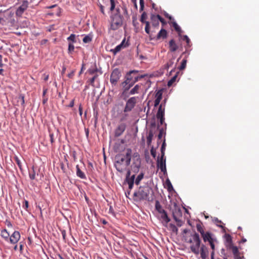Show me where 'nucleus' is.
I'll return each instance as SVG.
<instances>
[{"label": "nucleus", "instance_id": "obj_57", "mask_svg": "<svg viewBox=\"0 0 259 259\" xmlns=\"http://www.w3.org/2000/svg\"><path fill=\"white\" fill-rule=\"evenodd\" d=\"M156 117L157 119H159L160 123L161 125H162L164 121V117L161 116V117Z\"/></svg>", "mask_w": 259, "mask_h": 259}, {"label": "nucleus", "instance_id": "obj_63", "mask_svg": "<svg viewBox=\"0 0 259 259\" xmlns=\"http://www.w3.org/2000/svg\"><path fill=\"white\" fill-rule=\"evenodd\" d=\"M162 134H163V131L162 130H160V132H159V133L158 135V138L159 139H161L162 137Z\"/></svg>", "mask_w": 259, "mask_h": 259}, {"label": "nucleus", "instance_id": "obj_5", "mask_svg": "<svg viewBox=\"0 0 259 259\" xmlns=\"http://www.w3.org/2000/svg\"><path fill=\"white\" fill-rule=\"evenodd\" d=\"M138 72V71L135 70H131L127 72L125 76V80H124L125 82V84L127 82V83H131V84L134 85L136 82L143 77L142 75H134L135 74H137Z\"/></svg>", "mask_w": 259, "mask_h": 259}, {"label": "nucleus", "instance_id": "obj_46", "mask_svg": "<svg viewBox=\"0 0 259 259\" xmlns=\"http://www.w3.org/2000/svg\"><path fill=\"white\" fill-rule=\"evenodd\" d=\"M213 221L216 223L218 227H221L222 228H224V226L223 225H221V224L223 223L221 221L219 220L218 218H214Z\"/></svg>", "mask_w": 259, "mask_h": 259}, {"label": "nucleus", "instance_id": "obj_19", "mask_svg": "<svg viewBox=\"0 0 259 259\" xmlns=\"http://www.w3.org/2000/svg\"><path fill=\"white\" fill-rule=\"evenodd\" d=\"M199 252L200 253L201 257L202 259H206L208 254V251L207 247L203 244H202L200 247V249L199 250Z\"/></svg>", "mask_w": 259, "mask_h": 259}, {"label": "nucleus", "instance_id": "obj_41", "mask_svg": "<svg viewBox=\"0 0 259 259\" xmlns=\"http://www.w3.org/2000/svg\"><path fill=\"white\" fill-rule=\"evenodd\" d=\"M14 159H15V162L17 164L18 167H19L20 169L22 170V164H21L20 160L19 159V158L17 156H15L14 157Z\"/></svg>", "mask_w": 259, "mask_h": 259}, {"label": "nucleus", "instance_id": "obj_22", "mask_svg": "<svg viewBox=\"0 0 259 259\" xmlns=\"http://www.w3.org/2000/svg\"><path fill=\"white\" fill-rule=\"evenodd\" d=\"M169 48L170 52H174L178 49V46L174 39H171L169 41Z\"/></svg>", "mask_w": 259, "mask_h": 259}, {"label": "nucleus", "instance_id": "obj_16", "mask_svg": "<svg viewBox=\"0 0 259 259\" xmlns=\"http://www.w3.org/2000/svg\"><path fill=\"white\" fill-rule=\"evenodd\" d=\"M13 104L16 106H19V104L23 106V108H24V96L21 94L18 97H17L14 99L13 101Z\"/></svg>", "mask_w": 259, "mask_h": 259}, {"label": "nucleus", "instance_id": "obj_42", "mask_svg": "<svg viewBox=\"0 0 259 259\" xmlns=\"http://www.w3.org/2000/svg\"><path fill=\"white\" fill-rule=\"evenodd\" d=\"M67 40L68 41H71L72 42H76V35L74 34H71L68 38Z\"/></svg>", "mask_w": 259, "mask_h": 259}, {"label": "nucleus", "instance_id": "obj_23", "mask_svg": "<svg viewBox=\"0 0 259 259\" xmlns=\"http://www.w3.org/2000/svg\"><path fill=\"white\" fill-rule=\"evenodd\" d=\"M121 85L122 86L123 89V92L122 93V95H125L126 93V92L130 90V89L133 86V85L131 84V83L130 84L127 83L125 84L124 81L121 83Z\"/></svg>", "mask_w": 259, "mask_h": 259}, {"label": "nucleus", "instance_id": "obj_62", "mask_svg": "<svg viewBox=\"0 0 259 259\" xmlns=\"http://www.w3.org/2000/svg\"><path fill=\"white\" fill-rule=\"evenodd\" d=\"M113 15H121L120 14V11L119 8L116 9V12L114 13Z\"/></svg>", "mask_w": 259, "mask_h": 259}, {"label": "nucleus", "instance_id": "obj_47", "mask_svg": "<svg viewBox=\"0 0 259 259\" xmlns=\"http://www.w3.org/2000/svg\"><path fill=\"white\" fill-rule=\"evenodd\" d=\"M29 176L31 180H34L35 178V172L33 169L32 171H30L29 173Z\"/></svg>", "mask_w": 259, "mask_h": 259}, {"label": "nucleus", "instance_id": "obj_48", "mask_svg": "<svg viewBox=\"0 0 259 259\" xmlns=\"http://www.w3.org/2000/svg\"><path fill=\"white\" fill-rule=\"evenodd\" d=\"M29 206V203L28 201L26 200H25L24 201V204L23 205V208L25 209L26 210H27Z\"/></svg>", "mask_w": 259, "mask_h": 259}, {"label": "nucleus", "instance_id": "obj_26", "mask_svg": "<svg viewBox=\"0 0 259 259\" xmlns=\"http://www.w3.org/2000/svg\"><path fill=\"white\" fill-rule=\"evenodd\" d=\"M76 175L78 177L82 179H86L87 177L84 173L79 168V165H76Z\"/></svg>", "mask_w": 259, "mask_h": 259}, {"label": "nucleus", "instance_id": "obj_59", "mask_svg": "<svg viewBox=\"0 0 259 259\" xmlns=\"http://www.w3.org/2000/svg\"><path fill=\"white\" fill-rule=\"evenodd\" d=\"M160 101L161 100L156 98L155 100L154 101V106L156 107L158 106L159 104Z\"/></svg>", "mask_w": 259, "mask_h": 259}, {"label": "nucleus", "instance_id": "obj_35", "mask_svg": "<svg viewBox=\"0 0 259 259\" xmlns=\"http://www.w3.org/2000/svg\"><path fill=\"white\" fill-rule=\"evenodd\" d=\"M196 228L197 230L200 233L201 235L205 232L203 229V226L201 223H199L196 224Z\"/></svg>", "mask_w": 259, "mask_h": 259}, {"label": "nucleus", "instance_id": "obj_12", "mask_svg": "<svg viewBox=\"0 0 259 259\" xmlns=\"http://www.w3.org/2000/svg\"><path fill=\"white\" fill-rule=\"evenodd\" d=\"M157 167L163 172L164 175L167 174L166 168V159L164 157H161L157 160Z\"/></svg>", "mask_w": 259, "mask_h": 259}, {"label": "nucleus", "instance_id": "obj_11", "mask_svg": "<svg viewBox=\"0 0 259 259\" xmlns=\"http://www.w3.org/2000/svg\"><path fill=\"white\" fill-rule=\"evenodd\" d=\"M131 170L129 169H127V172L126 174L125 181L128 185V188L130 190L132 189L134 187V183H135V178H136L135 175H133L132 176H131Z\"/></svg>", "mask_w": 259, "mask_h": 259}, {"label": "nucleus", "instance_id": "obj_10", "mask_svg": "<svg viewBox=\"0 0 259 259\" xmlns=\"http://www.w3.org/2000/svg\"><path fill=\"white\" fill-rule=\"evenodd\" d=\"M121 72L117 68L114 69L110 75V81L112 85H115L121 77Z\"/></svg>", "mask_w": 259, "mask_h": 259}, {"label": "nucleus", "instance_id": "obj_64", "mask_svg": "<svg viewBox=\"0 0 259 259\" xmlns=\"http://www.w3.org/2000/svg\"><path fill=\"white\" fill-rule=\"evenodd\" d=\"M79 112L80 116L82 115V108L81 105L79 106Z\"/></svg>", "mask_w": 259, "mask_h": 259}, {"label": "nucleus", "instance_id": "obj_49", "mask_svg": "<svg viewBox=\"0 0 259 259\" xmlns=\"http://www.w3.org/2000/svg\"><path fill=\"white\" fill-rule=\"evenodd\" d=\"M182 39L186 41L187 45L189 46L190 40L187 35H185L183 36Z\"/></svg>", "mask_w": 259, "mask_h": 259}, {"label": "nucleus", "instance_id": "obj_17", "mask_svg": "<svg viewBox=\"0 0 259 259\" xmlns=\"http://www.w3.org/2000/svg\"><path fill=\"white\" fill-rule=\"evenodd\" d=\"M159 15L151 14L150 16V20L152 23V27L154 28H157L159 25Z\"/></svg>", "mask_w": 259, "mask_h": 259}, {"label": "nucleus", "instance_id": "obj_3", "mask_svg": "<svg viewBox=\"0 0 259 259\" xmlns=\"http://www.w3.org/2000/svg\"><path fill=\"white\" fill-rule=\"evenodd\" d=\"M190 237L191 238L188 242L191 244L190 246L191 250L195 254H198L201 243L199 235L198 233L195 232L192 234Z\"/></svg>", "mask_w": 259, "mask_h": 259}, {"label": "nucleus", "instance_id": "obj_14", "mask_svg": "<svg viewBox=\"0 0 259 259\" xmlns=\"http://www.w3.org/2000/svg\"><path fill=\"white\" fill-rule=\"evenodd\" d=\"M125 39H123L122 41V42L118 46H117L115 49H111L110 50V52L113 53V54L115 55L117 53L120 52L121 49L125 48L127 45V42L125 43Z\"/></svg>", "mask_w": 259, "mask_h": 259}, {"label": "nucleus", "instance_id": "obj_28", "mask_svg": "<svg viewBox=\"0 0 259 259\" xmlns=\"http://www.w3.org/2000/svg\"><path fill=\"white\" fill-rule=\"evenodd\" d=\"M1 235L6 241L9 240L10 234L7 229L2 230Z\"/></svg>", "mask_w": 259, "mask_h": 259}, {"label": "nucleus", "instance_id": "obj_7", "mask_svg": "<svg viewBox=\"0 0 259 259\" xmlns=\"http://www.w3.org/2000/svg\"><path fill=\"white\" fill-rule=\"evenodd\" d=\"M172 216L174 219L177 223V226L181 227L183 224V222L181 220V218L182 217V211L180 207L177 205L174 206V208L172 210Z\"/></svg>", "mask_w": 259, "mask_h": 259}, {"label": "nucleus", "instance_id": "obj_24", "mask_svg": "<svg viewBox=\"0 0 259 259\" xmlns=\"http://www.w3.org/2000/svg\"><path fill=\"white\" fill-rule=\"evenodd\" d=\"M141 89V84H137L133 89H132L129 92L131 95L138 94Z\"/></svg>", "mask_w": 259, "mask_h": 259}, {"label": "nucleus", "instance_id": "obj_6", "mask_svg": "<svg viewBox=\"0 0 259 259\" xmlns=\"http://www.w3.org/2000/svg\"><path fill=\"white\" fill-rule=\"evenodd\" d=\"M111 18V29L115 30L121 26L123 22L122 15H112Z\"/></svg>", "mask_w": 259, "mask_h": 259}, {"label": "nucleus", "instance_id": "obj_60", "mask_svg": "<svg viewBox=\"0 0 259 259\" xmlns=\"http://www.w3.org/2000/svg\"><path fill=\"white\" fill-rule=\"evenodd\" d=\"M96 79H95V77H92V78L90 79V84L93 86V87H94V82L96 80Z\"/></svg>", "mask_w": 259, "mask_h": 259}, {"label": "nucleus", "instance_id": "obj_20", "mask_svg": "<svg viewBox=\"0 0 259 259\" xmlns=\"http://www.w3.org/2000/svg\"><path fill=\"white\" fill-rule=\"evenodd\" d=\"M201 235L204 242H206L207 241L209 242V241H211L212 240V239H213L212 238L211 234L209 232H205Z\"/></svg>", "mask_w": 259, "mask_h": 259}, {"label": "nucleus", "instance_id": "obj_29", "mask_svg": "<svg viewBox=\"0 0 259 259\" xmlns=\"http://www.w3.org/2000/svg\"><path fill=\"white\" fill-rule=\"evenodd\" d=\"M164 116V108L162 107L161 104L158 108V110L156 114V117Z\"/></svg>", "mask_w": 259, "mask_h": 259}, {"label": "nucleus", "instance_id": "obj_51", "mask_svg": "<svg viewBox=\"0 0 259 259\" xmlns=\"http://www.w3.org/2000/svg\"><path fill=\"white\" fill-rule=\"evenodd\" d=\"M156 98L157 99H159L160 100H161L162 99V93L160 91H159L157 92L156 94Z\"/></svg>", "mask_w": 259, "mask_h": 259}, {"label": "nucleus", "instance_id": "obj_2", "mask_svg": "<svg viewBox=\"0 0 259 259\" xmlns=\"http://www.w3.org/2000/svg\"><path fill=\"white\" fill-rule=\"evenodd\" d=\"M134 199L137 201H152L154 197L153 190L149 186L140 187L138 190L134 193Z\"/></svg>", "mask_w": 259, "mask_h": 259}, {"label": "nucleus", "instance_id": "obj_45", "mask_svg": "<svg viewBox=\"0 0 259 259\" xmlns=\"http://www.w3.org/2000/svg\"><path fill=\"white\" fill-rule=\"evenodd\" d=\"M74 45H73L72 43L69 42V45H68V53H69V54L71 53L72 52L74 51Z\"/></svg>", "mask_w": 259, "mask_h": 259}, {"label": "nucleus", "instance_id": "obj_15", "mask_svg": "<svg viewBox=\"0 0 259 259\" xmlns=\"http://www.w3.org/2000/svg\"><path fill=\"white\" fill-rule=\"evenodd\" d=\"M20 239V234L19 232L15 231L10 236L9 240L11 243L16 244Z\"/></svg>", "mask_w": 259, "mask_h": 259}, {"label": "nucleus", "instance_id": "obj_37", "mask_svg": "<svg viewBox=\"0 0 259 259\" xmlns=\"http://www.w3.org/2000/svg\"><path fill=\"white\" fill-rule=\"evenodd\" d=\"M165 185H166L167 190L169 192H171L172 190H173L172 185L169 179H167L166 180Z\"/></svg>", "mask_w": 259, "mask_h": 259}, {"label": "nucleus", "instance_id": "obj_21", "mask_svg": "<svg viewBox=\"0 0 259 259\" xmlns=\"http://www.w3.org/2000/svg\"><path fill=\"white\" fill-rule=\"evenodd\" d=\"M167 35V31L165 29L162 28L160 31L158 33L156 39H164L166 38Z\"/></svg>", "mask_w": 259, "mask_h": 259}, {"label": "nucleus", "instance_id": "obj_32", "mask_svg": "<svg viewBox=\"0 0 259 259\" xmlns=\"http://www.w3.org/2000/svg\"><path fill=\"white\" fill-rule=\"evenodd\" d=\"M144 174L143 172H141L137 177L135 179V184L136 185H139L141 181L143 179Z\"/></svg>", "mask_w": 259, "mask_h": 259}, {"label": "nucleus", "instance_id": "obj_4", "mask_svg": "<svg viewBox=\"0 0 259 259\" xmlns=\"http://www.w3.org/2000/svg\"><path fill=\"white\" fill-rule=\"evenodd\" d=\"M132 163L130 165L131 172L135 174L138 173L141 167V159L138 153L135 152L132 154Z\"/></svg>", "mask_w": 259, "mask_h": 259}, {"label": "nucleus", "instance_id": "obj_30", "mask_svg": "<svg viewBox=\"0 0 259 259\" xmlns=\"http://www.w3.org/2000/svg\"><path fill=\"white\" fill-rule=\"evenodd\" d=\"M155 209L159 214L165 211L162 208L160 202L157 200L155 202Z\"/></svg>", "mask_w": 259, "mask_h": 259}, {"label": "nucleus", "instance_id": "obj_38", "mask_svg": "<svg viewBox=\"0 0 259 259\" xmlns=\"http://www.w3.org/2000/svg\"><path fill=\"white\" fill-rule=\"evenodd\" d=\"M89 72L90 74L93 75L94 74H96L97 72H99L100 74H102V72L100 71L97 67H96L94 69H89Z\"/></svg>", "mask_w": 259, "mask_h": 259}, {"label": "nucleus", "instance_id": "obj_50", "mask_svg": "<svg viewBox=\"0 0 259 259\" xmlns=\"http://www.w3.org/2000/svg\"><path fill=\"white\" fill-rule=\"evenodd\" d=\"M235 259H242L244 257L243 256H242L240 254V253L239 252V250L238 251V253L236 255H234Z\"/></svg>", "mask_w": 259, "mask_h": 259}, {"label": "nucleus", "instance_id": "obj_43", "mask_svg": "<svg viewBox=\"0 0 259 259\" xmlns=\"http://www.w3.org/2000/svg\"><path fill=\"white\" fill-rule=\"evenodd\" d=\"M165 141L163 142L161 147V157H164V151L165 150Z\"/></svg>", "mask_w": 259, "mask_h": 259}, {"label": "nucleus", "instance_id": "obj_9", "mask_svg": "<svg viewBox=\"0 0 259 259\" xmlns=\"http://www.w3.org/2000/svg\"><path fill=\"white\" fill-rule=\"evenodd\" d=\"M138 97H133L130 98L126 103L125 106L123 110L124 112H128L132 110L135 107L137 102Z\"/></svg>", "mask_w": 259, "mask_h": 259}, {"label": "nucleus", "instance_id": "obj_25", "mask_svg": "<svg viewBox=\"0 0 259 259\" xmlns=\"http://www.w3.org/2000/svg\"><path fill=\"white\" fill-rule=\"evenodd\" d=\"M160 218L162 220V222L164 223L165 224H167L170 221L169 218L168 217L166 212L165 211L162 213H160Z\"/></svg>", "mask_w": 259, "mask_h": 259}, {"label": "nucleus", "instance_id": "obj_27", "mask_svg": "<svg viewBox=\"0 0 259 259\" xmlns=\"http://www.w3.org/2000/svg\"><path fill=\"white\" fill-rule=\"evenodd\" d=\"M27 5L26 3H24L23 4H22L20 7H19V8L17 9L16 14L17 15H21L22 14L24 11L27 9Z\"/></svg>", "mask_w": 259, "mask_h": 259}, {"label": "nucleus", "instance_id": "obj_36", "mask_svg": "<svg viewBox=\"0 0 259 259\" xmlns=\"http://www.w3.org/2000/svg\"><path fill=\"white\" fill-rule=\"evenodd\" d=\"M174 63V59H170L168 61L166 64L164 66V68L165 69L168 70V69L172 67Z\"/></svg>", "mask_w": 259, "mask_h": 259}, {"label": "nucleus", "instance_id": "obj_33", "mask_svg": "<svg viewBox=\"0 0 259 259\" xmlns=\"http://www.w3.org/2000/svg\"><path fill=\"white\" fill-rule=\"evenodd\" d=\"M178 74L179 72H177L174 76H172V78L168 81L167 85L168 87L171 86L172 84L176 81Z\"/></svg>", "mask_w": 259, "mask_h": 259}, {"label": "nucleus", "instance_id": "obj_34", "mask_svg": "<svg viewBox=\"0 0 259 259\" xmlns=\"http://www.w3.org/2000/svg\"><path fill=\"white\" fill-rule=\"evenodd\" d=\"M172 24L175 30L178 33L179 35L180 36L181 33H182V30L180 27L178 25V24L176 22H172Z\"/></svg>", "mask_w": 259, "mask_h": 259}, {"label": "nucleus", "instance_id": "obj_61", "mask_svg": "<svg viewBox=\"0 0 259 259\" xmlns=\"http://www.w3.org/2000/svg\"><path fill=\"white\" fill-rule=\"evenodd\" d=\"M61 234L63 238V240L65 241L66 240V231L65 230H62L61 231Z\"/></svg>", "mask_w": 259, "mask_h": 259}, {"label": "nucleus", "instance_id": "obj_56", "mask_svg": "<svg viewBox=\"0 0 259 259\" xmlns=\"http://www.w3.org/2000/svg\"><path fill=\"white\" fill-rule=\"evenodd\" d=\"M49 136L51 144H53L54 142V134L53 133H50Z\"/></svg>", "mask_w": 259, "mask_h": 259}, {"label": "nucleus", "instance_id": "obj_1", "mask_svg": "<svg viewBox=\"0 0 259 259\" xmlns=\"http://www.w3.org/2000/svg\"><path fill=\"white\" fill-rule=\"evenodd\" d=\"M132 150L130 148L125 149L122 153L117 154L115 156L114 163L116 169L120 173L127 170L132 160Z\"/></svg>", "mask_w": 259, "mask_h": 259}, {"label": "nucleus", "instance_id": "obj_8", "mask_svg": "<svg viewBox=\"0 0 259 259\" xmlns=\"http://www.w3.org/2000/svg\"><path fill=\"white\" fill-rule=\"evenodd\" d=\"M225 246L227 249L231 250L233 255L237 254L238 248L237 246H234L232 242V236L229 234L225 235Z\"/></svg>", "mask_w": 259, "mask_h": 259}, {"label": "nucleus", "instance_id": "obj_58", "mask_svg": "<svg viewBox=\"0 0 259 259\" xmlns=\"http://www.w3.org/2000/svg\"><path fill=\"white\" fill-rule=\"evenodd\" d=\"M209 244L210 245V247H211V248L212 249V250H214V248H215V246H214V243H213V239H212V241H209Z\"/></svg>", "mask_w": 259, "mask_h": 259}, {"label": "nucleus", "instance_id": "obj_39", "mask_svg": "<svg viewBox=\"0 0 259 259\" xmlns=\"http://www.w3.org/2000/svg\"><path fill=\"white\" fill-rule=\"evenodd\" d=\"M92 37L90 35H85L83 37L82 41L84 43H89L92 41Z\"/></svg>", "mask_w": 259, "mask_h": 259}, {"label": "nucleus", "instance_id": "obj_44", "mask_svg": "<svg viewBox=\"0 0 259 259\" xmlns=\"http://www.w3.org/2000/svg\"><path fill=\"white\" fill-rule=\"evenodd\" d=\"M186 63H187V60L186 59H183L182 61L181 66L179 67L180 70H183L186 68Z\"/></svg>", "mask_w": 259, "mask_h": 259}, {"label": "nucleus", "instance_id": "obj_13", "mask_svg": "<svg viewBox=\"0 0 259 259\" xmlns=\"http://www.w3.org/2000/svg\"><path fill=\"white\" fill-rule=\"evenodd\" d=\"M147 18V14L145 12H144L141 16L140 18V21L142 23H145L146 24L145 30V32L148 34H150V23L149 21H146V19Z\"/></svg>", "mask_w": 259, "mask_h": 259}, {"label": "nucleus", "instance_id": "obj_53", "mask_svg": "<svg viewBox=\"0 0 259 259\" xmlns=\"http://www.w3.org/2000/svg\"><path fill=\"white\" fill-rule=\"evenodd\" d=\"M150 152H151V155L154 157V158H155L156 157V150H154L153 149V148H152L151 150H150Z\"/></svg>", "mask_w": 259, "mask_h": 259}, {"label": "nucleus", "instance_id": "obj_52", "mask_svg": "<svg viewBox=\"0 0 259 259\" xmlns=\"http://www.w3.org/2000/svg\"><path fill=\"white\" fill-rule=\"evenodd\" d=\"M75 72V70L71 71L70 73L68 74L67 76L70 78H72L74 75Z\"/></svg>", "mask_w": 259, "mask_h": 259}, {"label": "nucleus", "instance_id": "obj_54", "mask_svg": "<svg viewBox=\"0 0 259 259\" xmlns=\"http://www.w3.org/2000/svg\"><path fill=\"white\" fill-rule=\"evenodd\" d=\"M159 21L162 23L163 26H164V25H165L166 24V22L160 16V17H159Z\"/></svg>", "mask_w": 259, "mask_h": 259}, {"label": "nucleus", "instance_id": "obj_40", "mask_svg": "<svg viewBox=\"0 0 259 259\" xmlns=\"http://www.w3.org/2000/svg\"><path fill=\"white\" fill-rule=\"evenodd\" d=\"M110 2L111 5L110 8V11L111 12H113L115 8V5L116 3H117V1L116 0H110Z\"/></svg>", "mask_w": 259, "mask_h": 259}, {"label": "nucleus", "instance_id": "obj_55", "mask_svg": "<svg viewBox=\"0 0 259 259\" xmlns=\"http://www.w3.org/2000/svg\"><path fill=\"white\" fill-rule=\"evenodd\" d=\"M99 7H100V10L101 12L103 15H105V11H104V7L103 5H102L101 4H100L99 5Z\"/></svg>", "mask_w": 259, "mask_h": 259}, {"label": "nucleus", "instance_id": "obj_18", "mask_svg": "<svg viewBox=\"0 0 259 259\" xmlns=\"http://www.w3.org/2000/svg\"><path fill=\"white\" fill-rule=\"evenodd\" d=\"M125 128L126 125L124 123L119 124L115 131V136L116 137L120 136L125 131Z\"/></svg>", "mask_w": 259, "mask_h": 259}, {"label": "nucleus", "instance_id": "obj_31", "mask_svg": "<svg viewBox=\"0 0 259 259\" xmlns=\"http://www.w3.org/2000/svg\"><path fill=\"white\" fill-rule=\"evenodd\" d=\"M153 137V133L152 131H150L147 137V143L148 146L151 145Z\"/></svg>", "mask_w": 259, "mask_h": 259}]
</instances>
